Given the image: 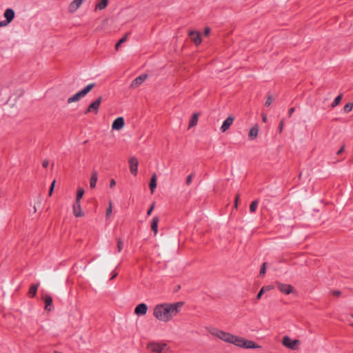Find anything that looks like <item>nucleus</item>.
Segmentation results:
<instances>
[{"instance_id": "nucleus-1", "label": "nucleus", "mask_w": 353, "mask_h": 353, "mask_svg": "<svg viewBox=\"0 0 353 353\" xmlns=\"http://www.w3.org/2000/svg\"><path fill=\"white\" fill-rule=\"evenodd\" d=\"M183 305V302L158 304L154 307L153 315L159 321L168 322L179 313Z\"/></svg>"}, {"instance_id": "nucleus-2", "label": "nucleus", "mask_w": 353, "mask_h": 353, "mask_svg": "<svg viewBox=\"0 0 353 353\" xmlns=\"http://www.w3.org/2000/svg\"><path fill=\"white\" fill-rule=\"evenodd\" d=\"M96 84L94 83L88 84L86 85L84 88H83L81 90L76 93L72 97H70L68 99V103H71L72 102H75L79 101L81 98L85 97L88 92H90L92 88L95 87Z\"/></svg>"}, {"instance_id": "nucleus-3", "label": "nucleus", "mask_w": 353, "mask_h": 353, "mask_svg": "<svg viewBox=\"0 0 353 353\" xmlns=\"http://www.w3.org/2000/svg\"><path fill=\"white\" fill-rule=\"evenodd\" d=\"M103 101L102 97H98L95 101L92 102L88 107V108L85 111V114H87L88 113L92 112L94 114H97L99 112V109L100 105Z\"/></svg>"}, {"instance_id": "nucleus-4", "label": "nucleus", "mask_w": 353, "mask_h": 353, "mask_svg": "<svg viewBox=\"0 0 353 353\" xmlns=\"http://www.w3.org/2000/svg\"><path fill=\"white\" fill-rule=\"evenodd\" d=\"M300 341L297 339L292 341V339L288 336H285L282 340L283 345L292 350H295L298 348V345Z\"/></svg>"}, {"instance_id": "nucleus-5", "label": "nucleus", "mask_w": 353, "mask_h": 353, "mask_svg": "<svg viewBox=\"0 0 353 353\" xmlns=\"http://www.w3.org/2000/svg\"><path fill=\"white\" fill-rule=\"evenodd\" d=\"M211 334L214 336H216L219 339L223 340V341L229 343L230 341V339L232 338V334L229 332H225L224 331L214 329V331L211 332Z\"/></svg>"}, {"instance_id": "nucleus-6", "label": "nucleus", "mask_w": 353, "mask_h": 353, "mask_svg": "<svg viewBox=\"0 0 353 353\" xmlns=\"http://www.w3.org/2000/svg\"><path fill=\"white\" fill-rule=\"evenodd\" d=\"M148 349L152 352L157 353H163L164 350L167 347V345L164 343H150L148 345Z\"/></svg>"}, {"instance_id": "nucleus-7", "label": "nucleus", "mask_w": 353, "mask_h": 353, "mask_svg": "<svg viewBox=\"0 0 353 353\" xmlns=\"http://www.w3.org/2000/svg\"><path fill=\"white\" fill-rule=\"evenodd\" d=\"M276 286L279 291L285 294H290L295 291L294 287L290 284L277 283Z\"/></svg>"}, {"instance_id": "nucleus-8", "label": "nucleus", "mask_w": 353, "mask_h": 353, "mask_svg": "<svg viewBox=\"0 0 353 353\" xmlns=\"http://www.w3.org/2000/svg\"><path fill=\"white\" fill-rule=\"evenodd\" d=\"M188 35L196 46H198L201 43V35L199 32L191 30L190 31Z\"/></svg>"}, {"instance_id": "nucleus-9", "label": "nucleus", "mask_w": 353, "mask_h": 353, "mask_svg": "<svg viewBox=\"0 0 353 353\" xmlns=\"http://www.w3.org/2000/svg\"><path fill=\"white\" fill-rule=\"evenodd\" d=\"M73 214L76 217H82L84 216V213L81 210V201H75L72 207Z\"/></svg>"}, {"instance_id": "nucleus-10", "label": "nucleus", "mask_w": 353, "mask_h": 353, "mask_svg": "<svg viewBox=\"0 0 353 353\" xmlns=\"http://www.w3.org/2000/svg\"><path fill=\"white\" fill-rule=\"evenodd\" d=\"M148 77L146 74H141L135 78L131 83L130 88H135L139 87Z\"/></svg>"}, {"instance_id": "nucleus-11", "label": "nucleus", "mask_w": 353, "mask_h": 353, "mask_svg": "<svg viewBox=\"0 0 353 353\" xmlns=\"http://www.w3.org/2000/svg\"><path fill=\"white\" fill-rule=\"evenodd\" d=\"M129 164H130V172L134 174L137 175V169H138V160L135 157H131L129 159Z\"/></svg>"}, {"instance_id": "nucleus-12", "label": "nucleus", "mask_w": 353, "mask_h": 353, "mask_svg": "<svg viewBox=\"0 0 353 353\" xmlns=\"http://www.w3.org/2000/svg\"><path fill=\"white\" fill-rule=\"evenodd\" d=\"M125 125L124 119L122 117L117 118L112 124V128L113 130H121Z\"/></svg>"}, {"instance_id": "nucleus-13", "label": "nucleus", "mask_w": 353, "mask_h": 353, "mask_svg": "<svg viewBox=\"0 0 353 353\" xmlns=\"http://www.w3.org/2000/svg\"><path fill=\"white\" fill-rule=\"evenodd\" d=\"M148 311V306L145 303H140L137 305L134 309V313L138 315H145Z\"/></svg>"}, {"instance_id": "nucleus-14", "label": "nucleus", "mask_w": 353, "mask_h": 353, "mask_svg": "<svg viewBox=\"0 0 353 353\" xmlns=\"http://www.w3.org/2000/svg\"><path fill=\"white\" fill-rule=\"evenodd\" d=\"M234 120V117L232 116H229L223 123L221 130L224 132L232 125L233 121Z\"/></svg>"}, {"instance_id": "nucleus-15", "label": "nucleus", "mask_w": 353, "mask_h": 353, "mask_svg": "<svg viewBox=\"0 0 353 353\" xmlns=\"http://www.w3.org/2000/svg\"><path fill=\"white\" fill-rule=\"evenodd\" d=\"M242 347L245 349H256L261 347V346L256 343L254 341L248 340L245 339H244V341L242 343Z\"/></svg>"}, {"instance_id": "nucleus-16", "label": "nucleus", "mask_w": 353, "mask_h": 353, "mask_svg": "<svg viewBox=\"0 0 353 353\" xmlns=\"http://www.w3.org/2000/svg\"><path fill=\"white\" fill-rule=\"evenodd\" d=\"M232 338L230 339V343L234 344L237 347H242L243 345L242 343L244 341V338L241 336H237L235 335L232 334Z\"/></svg>"}, {"instance_id": "nucleus-17", "label": "nucleus", "mask_w": 353, "mask_h": 353, "mask_svg": "<svg viewBox=\"0 0 353 353\" xmlns=\"http://www.w3.org/2000/svg\"><path fill=\"white\" fill-rule=\"evenodd\" d=\"M83 0H74L69 5V12H74L81 6Z\"/></svg>"}, {"instance_id": "nucleus-18", "label": "nucleus", "mask_w": 353, "mask_h": 353, "mask_svg": "<svg viewBox=\"0 0 353 353\" xmlns=\"http://www.w3.org/2000/svg\"><path fill=\"white\" fill-rule=\"evenodd\" d=\"M3 17L7 21L11 23L15 17V12L12 8H7L4 12Z\"/></svg>"}, {"instance_id": "nucleus-19", "label": "nucleus", "mask_w": 353, "mask_h": 353, "mask_svg": "<svg viewBox=\"0 0 353 353\" xmlns=\"http://www.w3.org/2000/svg\"><path fill=\"white\" fill-rule=\"evenodd\" d=\"M45 303V309L48 311H51L52 309V299L50 295H46L43 297Z\"/></svg>"}, {"instance_id": "nucleus-20", "label": "nucleus", "mask_w": 353, "mask_h": 353, "mask_svg": "<svg viewBox=\"0 0 353 353\" xmlns=\"http://www.w3.org/2000/svg\"><path fill=\"white\" fill-rule=\"evenodd\" d=\"M97 179H98L97 172L93 171L91 174L90 180V187L91 189H93L96 187Z\"/></svg>"}, {"instance_id": "nucleus-21", "label": "nucleus", "mask_w": 353, "mask_h": 353, "mask_svg": "<svg viewBox=\"0 0 353 353\" xmlns=\"http://www.w3.org/2000/svg\"><path fill=\"white\" fill-rule=\"evenodd\" d=\"M258 132H259V127L257 125H255L250 130V132L248 133V137H249L250 139L253 140V139H256L258 136Z\"/></svg>"}, {"instance_id": "nucleus-22", "label": "nucleus", "mask_w": 353, "mask_h": 353, "mask_svg": "<svg viewBox=\"0 0 353 353\" xmlns=\"http://www.w3.org/2000/svg\"><path fill=\"white\" fill-rule=\"evenodd\" d=\"M159 222V218L158 216H154L151 222V230L154 232V234H157L158 232V223Z\"/></svg>"}, {"instance_id": "nucleus-23", "label": "nucleus", "mask_w": 353, "mask_h": 353, "mask_svg": "<svg viewBox=\"0 0 353 353\" xmlns=\"http://www.w3.org/2000/svg\"><path fill=\"white\" fill-rule=\"evenodd\" d=\"M273 288V287L272 285H265V286H263L261 288V289L259 290V292H258L256 296V300H260L262 295L264 294V292H267V291H269L270 290H272Z\"/></svg>"}, {"instance_id": "nucleus-24", "label": "nucleus", "mask_w": 353, "mask_h": 353, "mask_svg": "<svg viewBox=\"0 0 353 353\" xmlns=\"http://www.w3.org/2000/svg\"><path fill=\"white\" fill-rule=\"evenodd\" d=\"M157 176L156 174H154L150 179L149 187L151 190V193H153L155 188H157Z\"/></svg>"}, {"instance_id": "nucleus-25", "label": "nucleus", "mask_w": 353, "mask_h": 353, "mask_svg": "<svg viewBox=\"0 0 353 353\" xmlns=\"http://www.w3.org/2000/svg\"><path fill=\"white\" fill-rule=\"evenodd\" d=\"M39 283L37 284H32L28 291V296L30 298H33L36 296L37 289L39 288Z\"/></svg>"}, {"instance_id": "nucleus-26", "label": "nucleus", "mask_w": 353, "mask_h": 353, "mask_svg": "<svg viewBox=\"0 0 353 353\" xmlns=\"http://www.w3.org/2000/svg\"><path fill=\"white\" fill-rule=\"evenodd\" d=\"M108 3V0H101L99 3H97L95 6V10H103L105 9Z\"/></svg>"}, {"instance_id": "nucleus-27", "label": "nucleus", "mask_w": 353, "mask_h": 353, "mask_svg": "<svg viewBox=\"0 0 353 353\" xmlns=\"http://www.w3.org/2000/svg\"><path fill=\"white\" fill-rule=\"evenodd\" d=\"M198 117H199L198 113H194L192 114V116L190 119V123H189V128H192L197 124Z\"/></svg>"}, {"instance_id": "nucleus-28", "label": "nucleus", "mask_w": 353, "mask_h": 353, "mask_svg": "<svg viewBox=\"0 0 353 353\" xmlns=\"http://www.w3.org/2000/svg\"><path fill=\"white\" fill-rule=\"evenodd\" d=\"M130 32H127L123 37H122L115 45V49L117 50H119V48L121 46L122 43L126 41L127 38Z\"/></svg>"}, {"instance_id": "nucleus-29", "label": "nucleus", "mask_w": 353, "mask_h": 353, "mask_svg": "<svg viewBox=\"0 0 353 353\" xmlns=\"http://www.w3.org/2000/svg\"><path fill=\"white\" fill-rule=\"evenodd\" d=\"M258 204H259V201L258 200H254L251 203H250V212L251 213H254L255 212L256 210V208L258 206Z\"/></svg>"}, {"instance_id": "nucleus-30", "label": "nucleus", "mask_w": 353, "mask_h": 353, "mask_svg": "<svg viewBox=\"0 0 353 353\" xmlns=\"http://www.w3.org/2000/svg\"><path fill=\"white\" fill-rule=\"evenodd\" d=\"M342 96H343L342 94H341L338 95L334 99V101L332 103V105H331L332 108H334L340 103V102L342 99Z\"/></svg>"}, {"instance_id": "nucleus-31", "label": "nucleus", "mask_w": 353, "mask_h": 353, "mask_svg": "<svg viewBox=\"0 0 353 353\" xmlns=\"http://www.w3.org/2000/svg\"><path fill=\"white\" fill-rule=\"evenodd\" d=\"M84 190L83 188H79L77 193V197L76 200L77 201H81V199H82L83 194H84Z\"/></svg>"}, {"instance_id": "nucleus-32", "label": "nucleus", "mask_w": 353, "mask_h": 353, "mask_svg": "<svg viewBox=\"0 0 353 353\" xmlns=\"http://www.w3.org/2000/svg\"><path fill=\"white\" fill-rule=\"evenodd\" d=\"M353 108V103L349 102L343 107V110L345 113L350 112Z\"/></svg>"}, {"instance_id": "nucleus-33", "label": "nucleus", "mask_w": 353, "mask_h": 353, "mask_svg": "<svg viewBox=\"0 0 353 353\" xmlns=\"http://www.w3.org/2000/svg\"><path fill=\"white\" fill-rule=\"evenodd\" d=\"M112 212V201H110L109 206L107 208L106 213H105V216L107 219H108L110 216Z\"/></svg>"}, {"instance_id": "nucleus-34", "label": "nucleus", "mask_w": 353, "mask_h": 353, "mask_svg": "<svg viewBox=\"0 0 353 353\" xmlns=\"http://www.w3.org/2000/svg\"><path fill=\"white\" fill-rule=\"evenodd\" d=\"M117 249L119 252H120L122 250L123 243L122 240L120 238L117 239Z\"/></svg>"}, {"instance_id": "nucleus-35", "label": "nucleus", "mask_w": 353, "mask_h": 353, "mask_svg": "<svg viewBox=\"0 0 353 353\" xmlns=\"http://www.w3.org/2000/svg\"><path fill=\"white\" fill-rule=\"evenodd\" d=\"M55 183H56V180H54L51 185H50V187L49 188V192H48V195L49 196H51L52 193H53V191H54V185H55Z\"/></svg>"}, {"instance_id": "nucleus-36", "label": "nucleus", "mask_w": 353, "mask_h": 353, "mask_svg": "<svg viewBox=\"0 0 353 353\" xmlns=\"http://www.w3.org/2000/svg\"><path fill=\"white\" fill-rule=\"evenodd\" d=\"M266 272V263H263L260 269V275L263 276Z\"/></svg>"}, {"instance_id": "nucleus-37", "label": "nucleus", "mask_w": 353, "mask_h": 353, "mask_svg": "<svg viewBox=\"0 0 353 353\" xmlns=\"http://www.w3.org/2000/svg\"><path fill=\"white\" fill-rule=\"evenodd\" d=\"M272 102H273V98L271 95H269L267 98L265 103V105L270 106Z\"/></svg>"}, {"instance_id": "nucleus-38", "label": "nucleus", "mask_w": 353, "mask_h": 353, "mask_svg": "<svg viewBox=\"0 0 353 353\" xmlns=\"http://www.w3.org/2000/svg\"><path fill=\"white\" fill-rule=\"evenodd\" d=\"M154 207H155V202H152V203L151 204L150 208L147 211V215L148 216H150L151 215V214H152Z\"/></svg>"}, {"instance_id": "nucleus-39", "label": "nucleus", "mask_w": 353, "mask_h": 353, "mask_svg": "<svg viewBox=\"0 0 353 353\" xmlns=\"http://www.w3.org/2000/svg\"><path fill=\"white\" fill-rule=\"evenodd\" d=\"M331 294L334 296H339L341 294V292L340 290H333L331 291Z\"/></svg>"}, {"instance_id": "nucleus-40", "label": "nucleus", "mask_w": 353, "mask_h": 353, "mask_svg": "<svg viewBox=\"0 0 353 353\" xmlns=\"http://www.w3.org/2000/svg\"><path fill=\"white\" fill-rule=\"evenodd\" d=\"M283 125H284V119H282L280 123H279V133H281L282 132V130H283Z\"/></svg>"}, {"instance_id": "nucleus-41", "label": "nucleus", "mask_w": 353, "mask_h": 353, "mask_svg": "<svg viewBox=\"0 0 353 353\" xmlns=\"http://www.w3.org/2000/svg\"><path fill=\"white\" fill-rule=\"evenodd\" d=\"M192 177H193V174H190V175L188 176L187 179H186V184L188 185H189L191 183Z\"/></svg>"}, {"instance_id": "nucleus-42", "label": "nucleus", "mask_w": 353, "mask_h": 353, "mask_svg": "<svg viewBox=\"0 0 353 353\" xmlns=\"http://www.w3.org/2000/svg\"><path fill=\"white\" fill-rule=\"evenodd\" d=\"M9 23H10L8 21H7L6 19H5L4 21H0V28L1 27H3V26H6Z\"/></svg>"}, {"instance_id": "nucleus-43", "label": "nucleus", "mask_w": 353, "mask_h": 353, "mask_svg": "<svg viewBox=\"0 0 353 353\" xmlns=\"http://www.w3.org/2000/svg\"><path fill=\"white\" fill-rule=\"evenodd\" d=\"M48 165H49V161L48 159H45L43 161L42 165L43 168H48Z\"/></svg>"}, {"instance_id": "nucleus-44", "label": "nucleus", "mask_w": 353, "mask_h": 353, "mask_svg": "<svg viewBox=\"0 0 353 353\" xmlns=\"http://www.w3.org/2000/svg\"><path fill=\"white\" fill-rule=\"evenodd\" d=\"M210 32V28L209 27H206L204 30V35L208 36Z\"/></svg>"}, {"instance_id": "nucleus-45", "label": "nucleus", "mask_w": 353, "mask_h": 353, "mask_svg": "<svg viewBox=\"0 0 353 353\" xmlns=\"http://www.w3.org/2000/svg\"><path fill=\"white\" fill-rule=\"evenodd\" d=\"M116 185V181L114 179H112L110 182V188H113L114 185Z\"/></svg>"}, {"instance_id": "nucleus-46", "label": "nucleus", "mask_w": 353, "mask_h": 353, "mask_svg": "<svg viewBox=\"0 0 353 353\" xmlns=\"http://www.w3.org/2000/svg\"><path fill=\"white\" fill-rule=\"evenodd\" d=\"M239 197H240V195L239 194H236V197H235V201H234V207L236 208H237V205H238V201L239 199Z\"/></svg>"}, {"instance_id": "nucleus-47", "label": "nucleus", "mask_w": 353, "mask_h": 353, "mask_svg": "<svg viewBox=\"0 0 353 353\" xmlns=\"http://www.w3.org/2000/svg\"><path fill=\"white\" fill-rule=\"evenodd\" d=\"M345 148V145L343 144L341 148L337 151L336 154L340 155L343 151Z\"/></svg>"}, {"instance_id": "nucleus-48", "label": "nucleus", "mask_w": 353, "mask_h": 353, "mask_svg": "<svg viewBox=\"0 0 353 353\" xmlns=\"http://www.w3.org/2000/svg\"><path fill=\"white\" fill-rule=\"evenodd\" d=\"M295 110V108L292 107V108H290L288 110V117H290L291 115L292 114V113L294 112Z\"/></svg>"}, {"instance_id": "nucleus-49", "label": "nucleus", "mask_w": 353, "mask_h": 353, "mask_svg": "<svg viewBox=\"0 0 353 353\" xmlns=\"http://www.w3.org/2000/svg\"><path fill=\"white\" fill-rule=\"evenodd\" d=\"M263 122L265 123L267 121V116L265 114L262 115Z\"/></svg>"}, {"instance_id": "nucleus-50", "label": "nucleus", "mask_w": 353, "mask_h": 353, "mask_svg": "<svg viewBox=\"0 0 353 353\" xmlns=\"http://www.w3.org/2000/svg\"><path fill=\"white\" fill-rule=\"evenodd\" d=\"M117 276V273H114L110 279H114Z\"/></svg>"}, {"instance_id": "nucleus-51", "label": "nucleus", "mask_w": 353, "mask_h": 353, "mask_svg": "<svg viewBox=\"0 0 353 353\" xmlns=\"http://www.w3.org/2000/svg\"><path fill=\"white\" fill-rule=\"evenodd\" d=\"M352 317L353 318V314H352Z\"/></svg>"}]
</instances>
